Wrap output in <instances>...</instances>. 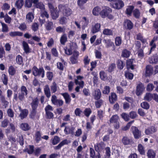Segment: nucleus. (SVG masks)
I'll list each match as a JSON object with an SVG mask.
<instances>
[{
  "label": "nucleus",
  "instance_id": "1",
  "mask_svg": "<svg viewBox=\"0 0 158 158\" xmlns=\"http://www.w3.org/2000/svg\"><path fill=\"white\" fill-rule=\"evenodd\" d=\"M78 48L76 43L71 42L64 48V53L67 55H70L76 51Z\"/></svg>",
  "mask_w": 158,
  "mask_h": 158
},
{
  "label": "nucleus",
  "instance_id": "2",
  "mask_svg": "<svg viewBox=\"0 0 158 158\" xmlns=\"http://www.w3.org/2000/svg\"><path fill=\"white\" fill-rule=\"evenodd\" d=\"M32 74L35 77L40 76L43 78L45 76V71L43 67L38 68L36 66H34L32 69Z\"/></svg>",
  "mask_w": 158,
  "mask_h": 158
},
{
  "label": "nucleus",
  "instance_id": "3",
  "mask_svg": "<svg viewBox=\"0 0 158 158\" xmlns=\"http://www.w3.org/2000/svg\"><path fill=\"white\" fill-rule=\"evenodd\" d=\"M58 8L60 11L63 12V15L66 17L70 16L72 13L71 9L68 6L60 5Z\"/></svg>",
  "mask_w": 158,
  "mask_h": 158
},
{
  "label": "nucleus",
  "instance_id": "4",
  "mask_svg": "<svg viewBox=\"0 0 158 158\" xmlns=\"http://www.w3.org/2000/svg\"><path fill=\"white\" fill-rule=\"evenodd\" d=\"M134 138L135 139H138L140 138L142 135L141 131L136 126H132L131 128Z\"/></svg>",
  "mask_w": 158,
  "mask_h": 158
},
{
  "label": "nucleus",
  "instance_id": "5",
  "mask_svg": "<svg viewBox=\"0 0 158 158\" xmlns=\"http://www.w3.org/2000/svg\"><path fill=\"white\" fill-rule=\"evenodd\" d=\"M51 101L53 104L57 107H60L64 104L63 101L61 99H58L57 96L55 95L52 96Z\"/></svg>",
  "mask_w": 158,
  "mask_h": 158
},
{
  "label": "nucleus",
  "instance_id": "6",
  "mask_svg": "<svg viewBox=\"0 0 158 158\" xmlns=\"http://www.w3.org/2000/svg\"><path fill=\"white\" fill-rule=\"evenodd\" d=\"M105 147V144L102 141L97 143L94 145V148L96 152H98L99 153L103 150Z\"/></svg>",
  "mask_w": 158,
  "mask_h": 158
},
{
  "label": "nucleus",
  "instance_id": "7",
  "mask_svg": "<svg viewBox=\"0 0 158 158\" xmlns=\"http://www.w3.org/2000/svg\"><path fill=\"white\" fill-rule=\"evenodd\" d=\"M111 11V9L110 8L105 6L103 7L102 10L100 13V15L102 18H105L107 16Z\"/></svg>",
  "mask_w": 158,
  "mask_h": 158
},
{
  "label": "nucleus",
  "instance_id": "8",
  "mask_svg": "<svg viewBox=\"0 0 158 158\" xmlns=\"http://www.w3.org/2000/svg\"><path fill=\"white\" fill-rule=\"evenodd\" d=\"M124 3L121 0H117L112 5V7L115 9L119 10L123 7Z\"/></svg>",
  "mask_w": 158,
  "mask_h": 158
},
{
  "label": "nucleus",
  "instance_id": "9",
  "mask_svg": "<svg viewBox=\"0 0 158 158\" xmlns=\"http://www.w3.org/2000/svg\"><path fill=\"white\" fill-rule=\"evenodd\" d=\"M157 130V127L155 125L151 126L145 129L144 132L146 135H148L155 133Z\"/></svg>",
  "mask_w": 158,
  "mask_h": 158
},
{
  "label": "nucleus",
  "instance_id": "10",
  "mask_svg": "<svg viewBox=\"0 0 158 158\" xmlns=\"http://www.w3.org/2000/svg\"><path fill=\"white\" fill-rule=\"evenodd\" d=\"M79 52L78 51H75L73 55L70 57V61L72 64H77L78 62V56Z\"/></svg>",
  "mask_w": 158,
  "mask_h": 158
},
{
  "label": "nucleus",
  "instance_id": "11",
  "mask_svg": "<svg viewBox=\"0 0 158 158\" xmlns=\"http://www.w3.org/2000/svg\"><path fill=\"white\" fill-rule=\"evenodd\" d=\"M92 96L95 100H98L102 97V93L100 89H96L94 90L92 94Z\"/></svg>",
  "mask_w": 158,
  "mask_h": 158
},
{
  "label": "nucleus",
  "instance_id": "12",
  "mask_svg": "<svg viewBox=\"0 0 158 158\" xmlns=\"http://www.w3.org/2000/svg\"><path fill=\"white\" fill-rule=\"evenodd\" d=\"M144 89L143 85L141 82L137 85L136 86V94L137 96L141 95Z\"/></svg>",
  "mask_w": 158,
  "mask_h": 158
},
{
  "label": "nucleus",
  "instance_id": "13",
  "mask_svg": "<svg viewBox=\"0 0 158 158\" xmlns=\"http://www.w3.org/2000/svg\"><path fill=\"white\" fill-rule=\"evenodd\" d=\"M90 156L92 158H101V155L98 152H97L96 154L95 152L94 149L90 148Z\"/></svg>",
  "mask_w": 158,
  "mask_h": 158
},
{
  "label": "nucleus",
  "instance_id": "14",
  "mask_svg": "<svg viewBox=\"0 0 158 158\" xmlns=\"http://www.w3.org/2000/svg\"><path fill=\"white\" fill-rule=\"evenodd\" d=\"M153 67L150 65H148L146 68L145 74L146 76H150L153 73Z\"/></svg>",
  "mask_w": 158,
  "mask_h": 158
},
{
  "label": "nucleus",
  "instance_id": "15",
  "mask_svg": "<svg viewBox=\"0 0 158 158\" xmlns=\"http://www.w3.org/2000/svg\"><path fill=\"white\" fill-rule=\"evenodd\" d=\"M34 4L36 7L39 8L41 11L45 9L44 5L38 0H34Z\"/></svg>",
  "mask_w": 158,
  "mask_h": 158
},
{
  "label": "nucleus",
  "instance_id": "16",
  "mask_svg": "<svg viewBox=\"0 0 158 158\" xmlns=\"http://www.w3.org/2000/svg\"><path fill=\"white\" fill-rule=\"evenodd\" d=\"M101 24L99 23H96L92 26L91 32L95 33L99 31L100 30Z\"/></svg>",
  "mask_w": 158,
  "mask_h": 158
},
{
  "label": "nucleus",
  "instance_id": "17",
  "mask_svg": "<svg viewBox=\"0 0 158 158\" xmlns=\"http://www.w3.org/2000/svg\"><path fill=\"white\" fill-rule=\"evenodd\" d=\"M39 104V101L37 97L35 98L32 100V102L31 103L32 109L36 110Z\"/></svg>",
  "mask_w": 158,
  "mask_h": 158
},
{
  "label": "nucleus",
  "instance_id": "18",
  "mask_svg": "<svg viewBox=\"0 0 158 158\" xmlns=\"http://www.w3.org/2000/svg\"><path fill=\"white\" fill-rule=\"evenodd\" d=\"M123 144L124 145H129L131 144L133 141L131 139H129L127 137L123 136L121 139Z\"/></svg>",
  "mask_w": 158,
  "mask_h": 158
},
{
  "label": "nucleus",
  "instance_id": "19",
  "mask_svg": "<svg viewBox=\"0 0 158 158\" xmlns=\"http://www.w3.org/2000/svg\"><path fill=\"white\" fill-rule=\"evenodd\" d=\"M68 144V141L67 139H65L61 141L58 145L54 146V149L55 150H58L60 149L61 148L65 145Z\"/></svg>",
  "mask_w": 158,
  "mask_h": 158
},
{
  "label": "nucleus",
  "instance_id": "20",
  "mask_svg": "<svg viewBox=\"0 0 158 158\" xmlns=\"http://www.w3.org/2000/svg\"><path fill=\"white\" fill-rule=\"evenodd\" d=\"M110 103L111 104H114L117 100V96L114 93H111L109 97Z\"/></svg>",
  "mask_w": 158,
  "mask_h": 158
},
{
  "label": "nucleus",
  "instance_id": "21",
  "mask_svg": "<svg viewBox=\"0 0 158 158\" xmlns=\"http://www.w3.org/2000/svg\"><path fill=\"white\" fill-rule=\"evenodd\" d=\"M150 64H156L158 63V55L157 54H154L149 59Z\"/></svg>",
  "mask_w": 158,
  "mask_h": 158
},
{
  "label": "nucleus",
  "instance_id": "22",
  "mask_svg": "<svg viewBox=\"0 0 158 158\" xmlns=\"http://www.w3.org/2000/svg\"><path fill=\"white\" fill-rule=\"evenodd\" d=\"M75 129V128L73 127H71V128H67L66 126L64 129V131L66 135L71 134L72 135H73Z\"/></svg>",
  "mask_w": 158,
  "mask_h": 158
},
{
  "label": "nucleus",
  "instance_id": "23",
  "mask_svg": "<svg viewBox=\"0 0 158 158\" xmlns=\"http://www.w3.org/2000/svg\"><path fill=\"white\" fill-rule=\"evenodd\" d=\"M60 94L63 96L64 99L65 103L66 104H69L71 101V98L69 94L68 93L65 92L61 93Z\"/></svg>",
  "mask_w": 158,
  "mask_h": 158
},
{
  "label": "nucleus",
  "instance_id": "24",
  "mask_svg": "<svg viewBox=\"0 0 158 158\" xmlns=\"http://www.w3.org/2000/svg\"><path fill=\"white\" fill-rule=\"evenodd\" d=\"M28 113L29 112L26 109L22 110L21 111V113L19 115V117L21 119H23L24 118H26Z\"/></svg>",
  "mask_w": 158,
  "mask_h": 158
},
{
  "label": "nucleus",
  "instance_id": "25",
  "mask_svg": "<svg viewBox=\"0 0 158 158\" xmlns=\"http://www.w3.org/2000/svg\"><path fill=\"white\" fill-rule=\"evenodd\" d=\"M106 44V48L112 47L111 50H114L115 47L114 43L111 42V40H103Z\"/></svg>",
  "mask_w": 158,
  "mask_h": 158
},
{
  "label": "nucleus",
  "instance_id": "26",
  "mask_svg": "<svg viewBox=\"0 0 158 158\" xmlns=\"http://www.w3.org/2000/svg\"><path fill=\"white\" fill-rule=\"evenodd\" d=\"M88 0H77V4L78 7L81 10L85 9L84 4L86 3Z\"/></svg>",
  "mask_w": 158,
  "mask_h": 158
},
{
  "label": "nucleus",
  "instance_id": "27",
  "mask_svg": "<svg viewBox=\"0 0 158 158\" xmlns=\"http://www.w3.org/2000/svg\"><path fill=\"white\" fill-rule=\"evenodd\" d=\"M34 19V15L32 12H29L26 16V20L27 22H32Z\"/></svg>",
  "mask_w": 158,
  "mask_h": 158
},
{
  "label": "nucleus",
  "instance_id": "28",
  "mask_svg": "<svg viewBox=\"0 0 158 158\" xmlns=\"http://www.w3.org/2000/svg\"><path fill=\"white\" fill-rule=\"evenodd\" d=\"M124 26L125 27L129 30L131 29L133 27V24L129 20H126L124 21Z\"/></svg>",
  "mask_w": 158,
  "mask_h": 158
},
{
  "label": "nucleus",
  "instance_id": "29",
  "mask_svg": "<svg viewBox=\"0 0 158 158\" xmlns=\"http://www.w3.org/2000/svg\"><path fill=\"white\" fill-rule=\"evenodd\" d=\"M44 91L46 97L47 98H49L51 96V94L48 85H46L45 86Z\"/></svg>",
  "mask_w": 158,
  "mask_h": 158
},
{
  "label": "nucleus",
  "instance_id": "30",
  "mask_svg": "<svg viewBox=\"0 0 158 158\" xmlns=\"http://www.w3.org/2000/svg\"><path fill=\"white\" fill-rule=\"evenodd\" d=\"M29 148H26L24 149L25 152H27L29 154H32L33 153L34 151V146L33 145H29Z\"/></svg>",
  "mask_w": 158,
  "mask_h": 158
},
{
  "label": "nucleus",
  "instance_id": "31",
  "mask_svg": "<svg viewBox=\"0 0 158 158\" xmlns=\"http://www.w3.org/2000/svg\"><path fill=\"white\" fill-rule=\"evenodd\" d=\"M23 46L24 50L26 54L31 52L30 49L27 43L24 41L23 43Z\"/></svg>",
  "mask_w": 158,
  "mask_h": 158
},
{
  "label": "nucleus",
  "instance_id": "32",
  "mask_svg": "<svg viewBox=\"0 0 158 158\" xmlns=\"http://www.w3.org/2000/svg\"><path fill=\"white\" fill-rule=\"evenodd\" d=\"M9 35L12 37L16 36H22L23 35V33L18 31H11L9 33Z\"/></svg>",
  "mask_w": 158,
  "mask_h": 158
},
{
  "label": "nucleus",
  "instance_id": "33",
  "mask_svg": "<svg viewBox=\"0 0 158 158\" xmlns=\"http://www.w3.org/2000/svg\"><path fill=\"white\" fill-rule=\"evenodd\" d=\"M52 144L53 145H56L58 144L60 141V138L58 136H55L51 139Z\"/></svg>",
  "mask_w": 158,
  "mask_h": 158
},
{
  "label": "nucleus",
  "instance_id": "34",
  "mask_svg": "<svg viewBox=\"0 0 158 158\" xmlns=\"http://www.w3.org/2000/svg\"><path fill=\"white\" fill-rule=\"evenodd\" d=\"M138 150L139 154L142 155L145 154V151L144 147L141 144H139L138 146Z\"/></svg>",
  "mask_w": 158,
  "mask_h": 158
},
{
  "label": "nucleus",
  "instance_id": "35",
  "mask_svg": "<svg viewBox=\"0 0 158 158\" xmlns=\"http://www.w3.org/2000/svg\"><path fill=\"white\" fill-rule=\"evenodd\" d=\"M20 128L23 131H27L30 129L28 124L26 123H22L20 125Z\"/></svg>",
  "mask_w": 158,
  "mask_h": 158
},
{
  "label": "nucleus",
  "instance_id": "36",
  "mask_svg": "<svg viewBox=\"0 0 158 158\" xmlns=\"http://www.w3.org/2000/svg\"><path fill=\"white\" fill-rule=\"evenodd\" d=\"M119 117L116 114L113 115L110 119V123H113L118 122Z\"/></svg>",
  "mask_w": 158,
  "mask_h": 158
},
{
  "label": "nucleus",
  "instance_id": "37",
  "mask_svg": "<svg viewBox=\"0 0 158 158\" xmlns=\"http://www.w3.org/2000/svg\"><path fill=\"white\" fill-rule=\"evenodd\" d=\"M147 156L148 158H155V152L152 149H149L147 152Z\"/></svg>",
  "mask_w": 158,
  "mask_h": 158
},
{
  "label": "nucleus",
  "instance_id": "38",
  "mask_svg": "<svg viewBox=\"0 0 158 158\" xmlns=\"http://www.w3.org/2000/svg\"><path fill=\"white\" fill-rule=\"evenodd\" d=\"M57 85L56 83L54 81L52 85L50 86V88L52 93H56L57 90Z\"/></svg>",
  "mask_w": 158,
  "mask_h": 158
},
{
  "label": "nucleus",
  "instance_id": "39",
  "mask_svg": "<svg viewBox=\"0 0 158 158\" xmlns=\"http://www.w3.org/2000/svg\"><path fill=\"white\" fill-rule=\"evenodd\" d=\"M45 27L47 30H50L53 28V23L52 22L48 21L46 22V24L45 25Z\"/></svg>",
  "mask_w": 158,
  "mask_h": 158
},
{
  "label": "nucleus",
  "instance_id": "40",
  "mask_svg": "<svg viewBox=\"0 0 158 158\" xmlns=\"http://www.w3.org/2000/svg\"><path fill=\"white\" fill-rule=\"evenodd\" d=\"M0 99L2 103L3 104V106L5 108H6L8 106L9 104L8 102L6 100L5 97L3 95L0 97Z\"/></svg>",
  "mask_w": 158,
  "mask_h": 158
},
{
  "label": "nucleus",
  "instance_id": "41",
  "mask_svg": "<svg viewBox=\"0 0 158 158\" xmlns=\"http://www.w3.org/2000/svg\"><path fill=\"white\" fill-rule=\"evenodd\" d=\"M101 8L98 6L95 7L93 10L92 13L94 15H98L100 14L101 12Z\"/></svg>",
  "mask_w": 158,
  "mask_h": 158
},
{
  "label": "nucleus",
  "instance_id": "42",
  "mask_svg": "<svg viewBox=\"0 0 158 158\" xmlns=\"http://www.w3.org/2000/svg\"><path fill=\"white\" fill-rule=\"evenodd\" d=\"M124 75L126 78L130 80H132L133 79L134 76L133 73L128 71L125 72Z\"/></svg>",
  "mask_w": 158,
  "mask_h": 158
},
{
  "label": "nucleus",
  "instance_id": "43",
  "mask_svg": "<svg viewBox=\"0 0 158 158\" xmlns=\"http://www.w3.org/2000/svg\"><path fill=\"white\" fill-rule=\"evenodd\" d=\"M130 52L126 49L123 50L122 53V56L123 57L128 58L130 55Z\"/></svg>",
  "mask_w": 158,
  "mask_h": 158
},
{
  "label": "nucleus",
  "instance_id": "44",
  "mask_svg": "<svg viewBox=\"0 0 158 158\" xmlns=\"http://www.w3.org/2000/svg\"><path fill=\"white\" fill-rule=\"evenodd\" d=\"M16 61L17 63L19 65H21L23 63V57L19 55H18L16 57Z\"/></svg>",
  "mask_w": 158,
  "mask_h": 158
},
{
  "label": "nucleus",
  "instance_id": "45",
  "mask_svg": "<svg viewBox=\"0 0 158 158\" xmlns=\"http://www.w3.org/2000/svg\"><path fill=\"white\" fill-rule=\"evenodd\" d=\"M134 8V6H127L126 11V14L130 16L132 13V11Z\"/></svg>",
  "mask_w": 158,
  "mask_h": 158
},
{
  "label": "nucleus",
  "instance_id": "46",
  "mask_svg": "<svg viewBox=\"0 0 158 158\" xmlns=\"http://www.w3.org/2000/svg\"><path fill=\"white\" fill-rule=\"evenodd\" d=\"M134 120L129 122L126 125L122 128V130L123 131H126L128 130L130 128L131 124L134 122Z\"/></svg>",
  "mask_w": 158,
  "mask_h": 158
},
{
  "label": "nucleus",
  "instance_id": "47",
  "mask_svg": "<svg viewBox=\"0 0 158 158\" xmlns=\"http://www.w3.org/2000/svg\"><path fill=\"white\" fill-rule=\"evenodd\" d=\"M125 64L123 61L120 60H118L117 62V65L118 68L120 69H123L124 66Z\"/></svg>",
  "mask_w": 158,
  "mask_h": 158
},
{
  "label": "nucleus",
  "instance_id": "48",
  "mask_svg": "<svg viewBox=\"0 0 158 158\" xmlns=\"http://www.w3.org/2000/svg\"><path fill=\"white\" fill-rule=\"evenodd\" d=\"M35 140L36 143H38L41 140V134L39 131H37L35 134Z\"/></svg>",
  "mask_w": 158,
  "mask_h": 158
},
{
  "label": "nucleus",
  "instance_id": "49",
  "mask_svg": "<svg viewBox=\"0 0 158 158\" xmlns=\"http://www.w3.org/2000/svg\"><path fill=\"white\" fill-rule=\"evenodd\" d=\"M97 101L95 102V104L97 108H99L101 107L103 103V101L100 99L98 100H96Z\"/></svg>",
  "mask_w": 158,
  "mask_h": 158
},
{
  "label": "nucleus",
  "instance_id": "50",
  "mask_svg": "<svg viewBox=\"0 0 158 158\" xmlns=\"http://www.w3.org/2000/svg\"><path fill=\"white\" fill-rule=\"evenodd\" d=\"M99 76L101 79L103 81H105L107 79L106 74L103 71H102L100 72Z\"/></svg>",
  "mask_w": 158,
  "mask_h": 158
},
{
  "label": "nucleus",
  "instance_id": "51",
  "mask_svg": "<svg viewBox=\"0 0 158 158\" xmlns=\"http://www.w3.org/2000/svg\"><path fill=\"white\" fill-rule=\"evenodd\" d=\"M92 110L90 108H86L84 111V114L85 116L88 117L92 113Z\"/></svg>",
  "mask_w": 158,
  "mask_h": 158
},
{
  "label": "nucleus",
  "instance_id": "52",
  "mask_svg": "<svg viewBox=\"0 0 158 158\" xmlns=\"http://www.w3.org/2000/svg\"><path fill=\"white\" fill-rule=\"evenodd\" d=\"M110 88L109 86H106L104 87V89L102 91L103 94L108 95L110 93Z\"/></svg>",
  "mask_w": 158,
  "mask_h": 158
},
{
  "label": "nucleus",
  "instance_id": "53",
  "mask_svg": "<svg viewBox=\"0 0 158 158\" xmlns=\"http://www.w3.org/2000/svg\"><path fill=\"white\" fill-rule=\"evenodd\" d=\"M23 0H18L15 2V5L17 8L20 9L23 5Z\"/></svg>",
  "mask_w": 158,
  "mask_h": 158
},
{
  "label": "nucleus",
  "instance_id": "54",
  "mask_svg": "<svg viewBox=\"0 0 158 158\" xmlns=\"http://www.w3.org/2000/svg\"><path fill=\"white\" fill-rule=\"evenodd\" d=\"M2 76L3 77V78L2 79L3 84L5 85H7L8 81L7 76L4 73L2 74Z\"/></svg>",
  "mask_w": 158,
  "mask_h": 158
},
{
  "label": "nucleus",
  "instance_id": "55",
  "mask_svg": "<svg viewBox=\"0 0 158 158\" xmlns=\"http://www.w3.org/2000/svg\"><path fill=\"white\" fill-rule=\"evenodd\" d=\"M33 3H34V0H26L25 2V6L28 8H30L32 6Z\"/></svg>",
  "mask_w": 158,
  "mask_h": 158
},
{
  "label": "nucleus",
  "instance_id": "56",
  "mask_svg": "<svg viewBox=\"0 0 158 158\" xmlns=\"http://www.w3.org/2000/svg\"><path fill=\"white\" fill-rule=\"evenodd\" d=\"M141 107L146 110H148L149 108L150 105L147 102H143L141 104Z\"/></svg>",
  "mask_w": 158,
  "mask_h": 158
},
{
  "label": "nucleus",
  "instance_id": "57",
  "mask_svg": "<svg viewBox=\"0 0 158 158\" xmlns=\"http://www.w3.org/2000/svg\"><path fill=\"white\" fill-rule=\"evenodd\" d=\"M8 72L9 74L12 75H14L15 73V70L14 68L12 66H10L9 68Z\"/></svg>",
  "mask_w": 158,
  "mask_h": 158
},
{
  "label": "nucleus",
  "instance_id": "58",
  "mask_svg": "<svg viewBox=\"0 0 158 158\" xmlns=\"http://www.w3.org/2000/svg\"><path fill=\"white\" fill-rule=\"evenodd\" d=\"M46 117L47 119H51L53 118L54 114L51 111L45 112Z\"/></svg>",
  "mask_w": 158,
  "mask_h": 158
},
{
  "label": "nucleus",
  "instance_id": "59",
  "mask_svg": "<svg viewBox=\"0 0 158 158\" xmlns=\"http://www.w3.org/2000/svg\"><path fill=\"white\" fill-rule=\"evenodd\" d=\"M152 95L153 94L150 93H147L144 97V99L148 101H151L153 98Z\"/></svg>",
  "mask_w": 158,
  "mask_h": 158
},
{
  "label": "nucleus",
  "instance_id": "60",
  "mask_svg": "<svg viewBox=\"0 0 158 158\" xmlns=\"http://www.w3.org/2000/svg\"><path fill=\"white\" fill-rule=\"evenodd\" d=\"M46 76L47 78L49 81H52L53 77V73L52 72L48 71L46 73Z\"/></svg>",
  "mask_w": 158,
  "mask_h": 158
},
{
  "label": "nucleus",
  "instance_id": "61",
  "mask_svg": "<svg viewBox=\"0 0 158 158\" xmlns=\"http://www.w3.org/2000/svg\"><path fill=\"white\" fill-rule=\"evenodd\" d=\"M9 123V120L7 119H5L2 122L1 127L5 128L7 126Z\"/></svg>",
  "mask_w": 158,
  "mask_h": 158
},
{
  "label": "nucleus",
  "instance_id": "62",
  "mask_svg": "<svg viewBox=\"0 0 158 158\" xmlns=\"http://www.w3.org/2000/svg\"><path fill=\"white\" fill-rule=\"evenodd\" d=\"M121 116L122 118L126 121H128L129 119V115L125 113H122Z\"/></svg>",
  "mask_w": 158,
  "mask_h": 158
},
{
  "label": "nucleus",
  "instance_id": "63",
  "mask_svg": "<svg viewBox=\"0 0 158 158\" xmlns=\"http://www.w3.org/2000/svg\"><path fill=\"white\" fill-rule=\"evenodd\" d=\"M51 15L52 17L54 19H56L59 16L58 13L55 10L51 12Z\"/></svg>",
  "mask_w": 158,
  "mask_h": 158
},
{
  "label": "nucleus",
  "instance_id": "64",
  "mask_svg": "<svg viewBox=\"0 0 158 158\" xmlns=\"http://www.w3.org/2000/svg\"><path fill=\"white\" fill-rule=\"evenodd\" d=\"M41 149L40 148H37L35 149V150L34 151V155L36 156H38L40 155Z\"/></svg>",
  "mask_w": 158,
  "mask_h": 158
}]
</instances>
